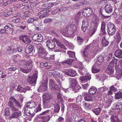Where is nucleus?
Wrapping results in <instances>:
<instances>
[{"instance_id":"nucleus-1","label":"nucleus","mask_w":122,"mask_h":122,"mask_svg":"<svg viewBox=\"0 0 122 122\" xmlns=\"http://www.w3.org/2000/svg\"><path fill=\"white\" fill-rule=\"evenodd\" d=\"M76 27L72 24L67 26L65 28L60 30V32L64 36L68 37H71L73 33L75 32Z\"/></svg>"},{"instance_id":"nucleus-2","label":"nucleus","mask_w":122,"mask_h":122,"mask_svg":"<svg viewBox=\"0 0 122 122\" xmlns=\"http://www.w3.org/2000/svg\"><path fill=\"white\" fill-rule=\"evenodd\" d=\"M92 25L94 27L93 28H91L89 32V35L91 36L95 33L96 30V28L98 26L100 22L98 16L94 14L92 15Z\"/></svg>"},{"instance_id":"nucleus-3","label":"nucleus","mask_w":122,"mask_h":122,"mask_svg":"<svg viewBox=\"0 0 122 122\" xmlns=\"http://www.w3.org/2000/svg\"><path fill=\"white\" fill-rule=\"evenodd\" d=\"M43 102L44 108H49L51 106V96L48 93L44 94L43 95Z\"/></svg>"},{"instance_id":"nucleus-4","label":"nucleus","mask_w":122,"mask_h":122,"mask_svg":"<svg viewBox=\"0 0 122 122\" xmlns=\"http://www.w3.org/2000/svg\"><path fill=\"white\" fill-rule=\"evenodd\" d=\"M32 63V61H26L25 64L23 66H22L21 64L19 65V67L22 72L26 73H28L31 70Z\"/></svg>"},{"instance_id":"nucleus-5","label":"nucleus","mask_w":122,"mask_h":122,"mask_svg":"<svg viewBox=\"0 0 122 122\" xmlns=\"http://www.w3.org/2000/svg\"><path fill=\"white\" fill-rule=\"evenodd\" d=\"M117 63V61L115 59H113L109 63L107 69L106 70V73L110 75L112 74L114 72V67Z\"/></svg>"},{"instance_id":"nucleus-6","label":"nucleus","mask_w":122,"mask_h":122,"mask_svg":"<svg viewBox=\"0 0 122 122\" xmlns=\"http://www.w3.org/2000/svg\"><path fill=\"white\" fill-rule=\"evenodd\" d=\"M70 84L71 85V87L72 88L73 90L77 91L80 89L81 87L75 79L70 78L69 79Z\"/></svg>"},{"instance_id":"nucleus-7","label":"nucleus","mask_w":122,"mask_h":122,"mask_svg":"<svg viewBox=\"0 0 122 122\" xmlns=\"http://www.w3.org/2000/svg\"><path fill=\"white\" fill-rule=\"evenodd\" d=\"M38 0H32L31 1H28L24 3V7L23 8V9L24 10H27L29 8H30L38 4V2L35 3L36 1Z\"/></svg>"},{"instance_id":"nucleus-8","label":"nucleus","mask_w":122,"mask_h":122,"mask_svg":"<svg viewBox=\"0 0 122 122\" xmlns=\"http://www.w3.org/2000/svg\"><path fill=\"white\" fill-rule=\"evenodd\" d=\"M10 112L11 114L10 116V118L14 119H18L21 116L22 113L20 111L16 108L10 111Z\"/></svg>"},{"instance_id":"nucleus-9","label":"nucleus","mask_w":122,"mask_h":122,"mask_svg":"<svg viewBox=\"0 0 122 122\" xmlns=\"http://www.w3.org/2000/svg\"><path fill=\"white\" fill-rule=\"evenodd\" d=\"M47 79L44 77L42 81V85L38 89V91L40 92L41 91L43 92L46 90L47 89Z\"/></svg>"},{"instance_id":"nucleus-10","label":"nucleus","mask_w":122,"mask_h":122,"mask_svg":"<svg viewBox=\"0 0 122 122\" xmlns=\"http://www.w3.org/2000/svg\"><path fill=\"white\" fill-rule=\"evenodd\" d=\"M37 77V73L36 72L35 73L33 74L32 76H28L27 78L28 82L30 84H34L36 83V80Z\"/></svg>"},{"instance_id":"nucleus-11","label":"nucleus","mask_w":122,"mask_h":122,"mask_svg":"<svg viewBox=\"0 0 122 122\" xmlns=\"http://www.w3.org/2000/svg\"><path fill=\"white\" fill-rule=\"evenodd\" d=\"M89 49L88 47H86L83 54V55L85 57V58L86 61H87L88 62L90 60V59L93 56H91V53L89 52L88 51Z\"/></svg>"},{"instance_id":"nucleus-12","label":"nucleus","mask_w":122,"mask_h":122,"mask_svg":"<svg viewBox=\"0 0 122 122\" xmlns=\"http://www.w3.org/2000/svg\"><path fill=\"white\" fill-rule=\"evenodd\" d=\"M54 39H56L54 38L52 40H48L46 42V46L47 47L49 48L52 49H53L55 46V42L56 41Z\"/></svg>"},{"instance_id":"nucleus-13","label":"nucleus","mask_w":122,"mask_h":122,"mask_svg":"<svg viewBox=\"0 0 122 122\" xmlns=\"http://www.w3.org/2000/svg\"><path fill=\"white\" fill-rule=\"evenodd\" d=\"M76 67L80 69V70L79 71L81 74L82 75L86 73V69L84 67L81 62H79L78 63V64L77 65Z\"/></svg>"},{"instance_id":"nucleus-14","label":"nucleus","mask_w":122,"mask_h":122,"mask_svg":"<svg viewBox=\"0 0 122 122\" xmlns=\"http://www.w3.org/2000/svg\"><path fill=\"white\" fill-rule=\"evenodd\" d=\"M32 39L35 41L41 42L43 40V38L41 34H36L33 36Z\"/></svg>"},{"instance_id":"nucleus-15","label":"nucleus","mask_w":122,"mask_h":122,"mask_svg":"<svg viewBox=\"0 0 122 122\" xmlns=\"http://www.w3.org/2000/svg\"><path fill=\"white\" fill-rule=\"evenodd\" d=\"M92 10L91 9L86 7L83 10L82 12V14L86 16H90L92 14Z\"/></svg>"},{"instance_id":"nucleus-16","label":"nucleus","mask_w":122,"mask_h":122,"mask_svg":"<svg viewBox=\"0 0 122 122\" xmlns=\"http://www.w3.org/2000/svg\"><path fill=\"white\" fill-rule=\"evenodd\" d=\"M110 120L111 122H121L122 119L118 118L117 115L114 113L111 114Z\"/></svg>"},{"instance_id":"nucleus-17","label":"nucleus","mask_w":122,"mask_h":122,"mask_svg":"<svg viewBox=\"0 0 122 122\" xmlns=\"http://www.w3.org/2000/svg\"><path fill=\"white\" fill-rule=\"evenodd\" d=\"M47 55V52L42 47L39 48L38 51V56L41 58H43L46 56Z\"/></svg>"},{"instance_id":"nucleus-18","label":"nucleus","mask_w":122,"mask_h":122,"mask_svg":"<svg viewBox=\"0 0 122 122\" xmlns=\"http://www.w3.org/2000/svg\"><path fill=\"white\" fill-rule=\"evenodd\" d=\"M64 71L66 74L71 76H75L76 74V71L71 69H66Z\"/></svg>"},{"instance_id":"nucleus-19","label":"nucleus","mask_w":122,"mask_h":122,"mask_svg":"<svg viewBox=\"0 0 122 122\" xmlns=\"http://www.w3.org/2000/svg\"><path fill=\"white\" fill-rule=\"evenodd\" d=\"M112 108L113 110L120 111L122 109V103L118 102L115 103L113 105Z\"/></svg>"},{"instance_id":"nucleus-20","label":"nucleus","mask_w":122,"mask_h":122,"mask_svg":"<svg viewBox=\"0 0 122 122\" xmlns=\"http://www.w3.org/2000/svg\"><path fill=\"white\" fill-rule=\"evenodd\" d=\"M52 115H48L46 116L41 117L39 118V122H47L52 117Z\"/></svg>"},{"instance_id":"nucleus-21","label":"nucleus","mask_w":122,"mask_h":122,"mask_svg":"<svg viewBox=\"0 0 122 122\" xmlns=\"http://www.w3.org/2000/svg\"><path fill=\"white\" fill-rule=\"evenodd\" d=\"M91 75L89 73H87L85 76H81L80 78L81 81L83 82H86L91 79Z\"/></svg>"},{"instance_id":"nucleus-22","label":"nucleus","mask_w":122,"mask_h":122,"mask_svg":"<svg viewBox=\"0 0 122 122\" xmlns=\"http://www.w3.org/2000/svg\"><path fill=\"white\" fill-rule=\"evenodd\" d=\"M41 99V98L40 97H39L38 99L36 100V102H37V104H36V106H37V107L36 109L35 110V111L36 112L40 111L41 110V104H40Z\"/></svg>"},{"instance_id":"nucleus-23","label":"nucleus","mask_w":122,"mask_h":122,"mask_svg":"<svg viewBox=\"0 0 122 122\" xmlns=\"http://www.w3.org/2000/svg\"><path fill=\"white\" fill-rule=\"evenodd\" d=\"M112 8L110 3H107L105 7V10L106 12L108 13H111L112 11Z\"/></svg>"},{"instance_id":"nucleus-24","label":"nucleus","mask_w":122,"mask_h":122,"mask_svg":"<svg viewBox=\"0 0 122 122\" xmlns=\"http://www.w3.org/2000/svg\"><path fill=\"white\" fill-rule=\"evenodd\" d=\"M83 95L84 96V99L86 101H90L92 100V97L90 94L85 92H84L83 93Z\"/></svg>"},{"instance_id":"nucleus-25","label":"nucleus","mask_w":122,"mask_h":122,"mask_svg":"<svg viewBox=\"0 0 122 122\" xmlns=\"http://www.w3.org/2000/svg\"><path fill=\"white\" fill-rule=\"evenodd\" d=\"M97 88L96 87L92 86L89 88L88 92L91 95H93L96 93L97 91Z\"/></svg>"},{"instance_id":"nucleus-26","label":"nucleus","mask_w":122,"mask_h":122,"mask_svg":"<svg viewBox=\"0 0 122 122\" xmlns=\"http://www.w3.org/2000/svg\"><path fill=\"white\" fill-rule=\"evenodd\" d=\"M113 97L111 96L109 97L108 100L106 102L105 105L106 108H107V107L110 106V105L111 104L112 101H113Z\"/></svg>"},{"instance_id":"nucleus-27","label":"nucleus","mask_w":122,"mask_h":122,"mask_svg":"<svg viewBox=\"0 0 122 122\" xmlns=\"http://www.w3.org/2000/svg\"><path fill=\"white\" fill-rule=\"evenodd\" d=\"M36 101L35 102L31 101L27 103L26 107L30 109L34 108L36 106Z\"/></svg>"},{"instance_id":"nucleus-28","label":"nucleus","mask_w":122,"mask_h":122,"mask_svg":"<svg viewBox=\"0 0 122 122\" xmlns=\"http://www.w3.org/2000/svg\"><path fill=\"white\" fill-rule=\"evenodd\" d=\"M115 56L119 58H122V51L120 49L116 50L114 53Z\"/></svg>"},{"instance_id":"nucleus-29","label":"nucleus","mask_w":122,"mask_h":122,"mask_svg":"<svg viewBox=\"0 0 122 122\" xmlns=\"http://www.w3.org/2000/svg\"><path fill=\"white\" fill-rule=\"evenodd\" d=\"M33 49V47L31 45H27L25 48V51L27 54H29L31 52Z\"/></svg>"},{"instance_id":"nucleus-30","label":"nucleus","mask_w":122,"mask_h":122,"mask_svg":"<svg viewBox=\"0 0 122 122\" xmlns=\"http://www.w3.org/2000/svg\"><path fill=\"white\" fill-rule=\"evenodd\" d=\"M114 39L116 41L117 43H118L121 41V37L119 32H118L116 33L114 36Z\"/></svg>"},{"instance_id":"nucleus-31","label":"nucleus","mask_w":122,"mask_h":122,"mask_svg":"<svg viewBox=\"0 0 122 122\" xmlns=\"http://www.w3.org/2000/svg\"><path fill=\"white\" fill-rule=\"evenodd\" d=\"M97 61L95 63L96 64L99 65L101 64V63L102 62L104 61V58L102 55H100L97 57Z\"/></svg>"},{"instance_id":"nucleus-32","label":"nucleus","mask_w":122,"mask_h":122,"mask_svg":"<svg viewBox=\"0 0 122 122\" xmlns=\"http://www.w3.org/2000/svg\"><path fill=\"white\" fill-rule=\"evenodd\" d=\"M46 11L45 10H41L37 14V16L40 18H42L46 16Z\"/></svg>"},{"instance_id":"nucleus-33","label":"nucleus","mask_w":122,"mask_h":122,"mask_svg":"<svg viewBox=\"0 0 122 122\" xmlns=\"http://www.w3.org/2000/svg\"><path fill=\"white\" fill-rule=\"evenodd\" d=\"M116 76L118 78H121L122 77V71L120 68H116Z\"/></svg>"},{"instance_id":"nucleus-34","label":"nucleus","mask_w":122,"mask_h":122,"mask_svg":"<svg viewBox=\"0 0 122 122\" xmlns=\"http://www.w3.org/2000/svg\"><path fill=\"white\" fill-rule=\"evenodd\" d=\"M96 65L95 64L94 65L92 68V73H94L98 72L100 70V69H99L98 67L96 66Z\"/></svg>"},{"instance_id":"nucleus-35","label":"nucleus","mask_w":122,"mask_h":122,"mask_svg":"<svg viewBox=\"0 0 122 122\" xmlns=\"http://www.w3.org/2000/svg\"><path fill=\"white\" fill-rule=\"evenodd\" d=\"M56 41V43L57 45L59 46L60 47L63 49H66V48L63 44H62L57 40H54Z\"/></svg>"},{"instance_id":"nucleus-36","label":"nucleus","mask_w":122,"mask_h":122,"mask_svg":"<svg viewBox=\"0 0 122 122\" xmlns=\"http://www.w3.org/2000/svg\"><path fill=\"white\" fill-rule=\"evenodd\" d=\"M96 77L98 79L101 81H103L106 78V76L104 75L97 74L96 76Z\"/></svg>"},{"instance_id":"nucleus-37","label":"nucleus","mask_w":122,"mask_h":122,"mask_svg":"<svg viewBox=\"0 0 122 122\" xmlns=\"http://www.w3.org/2000/svg\"><path fill=\"white\" fill-rule=\"evenodd\" d=\"M64 44L71 49H72L73 48V46L69 42L66 40H64Z\"/></svg>"},{"instance_id":"nucleus-38","label":"nucleus","mask_w":122,"mask_h":122,"mask_svg":"<svg viewBox=\"0 0 122 122\" xmlns=\"http://www.w3.org/2000/svg\"><path fill=\"white\" fill-rule=\"evenodd\" d=\"M105 23L104 22H102V23L101 33L103 35H104L105 34Z\"/></svg>"},{"instance_id":"nucleus-39","label":"nucleus","mask_w":122,"mask_h":122,"mask_svg":"<svg viewBox=\"0 0 122 122\" xmlns=\"http://www.w3.org/2000/svg\"><path fill=\"white\" fill-rule=\"evenodd\" d=\"M8 106L10 110V112L14 109H15L16 108L14 106L13 103L12 102L9 101Z\"/></svg>"},{"instance_id":"nucleus-40","label":"nucleus","mask_w":122,"mask_h":122,"mask_svg":"<svg viewBox=\"0 0 122 122\" xmlns=\"http://www.w3.org/2000/svg\"><path fill=\"white\" fill-rule=\"evenodd\" d=\"M122 93L121 92H118L115 93V98L116 99H119L122 98Z\"/></svg>"},{"instance_id":"nucleus-41","label":"nucleus","mask_w":122,"mask_h":122,"mask_svg":"<svg viewBox=\"0 0 122 122\" xmlns=\"http://www.w3.org/2000/svg\"><path fill=\"white\" fill-rule=\"evenodd\" d=\"M116 31V27H114L109 30H107L108 33L110 35L114 34Z\"/></svg>"},{"instance_id":"nucleus-42","label":"nucleus","mask_w":122,"mask_h":122,"mask_svg":"<svg viewBox=\"0 0 122 122\" xmlns=\"http://www.w3.org/2000/svg\"><path fill=\"white\" fill-rule=\"evenodd\" d=\"M102 111V109L100 108H96L93 110V112L97 115H98Z\"/></svg>"},{"instance_id":"nucleus-43","label":"nucleus","mask_w":122,"mask_h":122,"mask_svg":"<svg viewBox=\"0 0 122 122\" xmlns=\"http://www.w3.org/2000/svg\"><path fill=\"white\" fill-rule=\"evenodd\" d=\"M31 41L29 37L26 36H25L24 37L23 42L25 44H28L30 43Z\"/></svg>"},{"instance_id":"nucleus-44","label":"nucleus","mask_w":122,"mask_h":122,"mask_svg":"<svg viewBox=\"0 0 122 122\" xmlns=\"http://www.w3.org/2000/svg\"><path fill=\"white\" fill-rule=\"evenodd\" d=\"M108 42L105 39V37H104L102 42V44L103 46H107L108 44Z\"/></svg>"},{"instance_id":"nucleus-45","label":"nucleus","mask_w":122,"mask_h":122,"mask_svg":"<svg viewBox=\"0 0 122 122\" xmlns=\"http://www.w3.org/2000/svg\"><path fill=\"white\" fill-rule=\"evenodd\" d=\"M73 59L71 58H70L67 61H63L62 62V63L63 64L65 63L69 65H71L72 63V62H73Z\"/></svg>"},{"instance_id":"nucleus-46","label":"nucleus","mask_w":122,"mask_h":122,"mask_svg":"<svg viewBox=\"0 0 122 122\" xmlns=\"http://www.w3.org/2000/svg\"><path fill=\"white\" fill-rule=\"evenodd\" d=\"M17 90L18 91L23 92H25L26 91L25 88H23L20 86H18Z\"/></svg>"},{"instance_id":"nucleus-47","label":"nucleus","mask_w":122,"mask_h":122,"mask_svg":"<svg viewBox=\"0 0 122 122\" xmlns=\"http://www.w3.org/2000/svg\"><path fill=\"white\" fill-rule=\"evenodd\" d=\"M57 100L59 102H61L62 101V98L61 93H59L57 94Z\"/></svg>"},{"instance_id":"nucleus-48","label":"nucleus","mask_w":122,"mask_h":122,"mask_svg":"<svg viewBox=\"0 0 122 122\" xmlns=\"http://www.w3.org/2000/svg\"><path fill=\"white\" fill-rule=\"evenodd\" d=\"M107 26L108 30H109L115 27L114 25L112 23L110 22H109L107 24Z\"/></svg>"},{"instance_id":"nucleus-49","label":"nucleus","mask_w":122,"mask_h":122,"mask_svg":"<svg viewBox=\"0 0 122 122\" xmlns=\"http://www.w3.org/2000/svg\"><path fill=\"white\" fill-rule=\"evenodd\" d=\"M67 53L70 57L73 58L75 57V53L74 52L71 51H68Z\"/></svg>"},{"instance_id":"nucleus-50","label":"nucleus","mask_w":122,"mask_h":122,"mask_svg":"<svg viewBox=\"0 0 122 122\" xmlns=\"http://www.w3.org/2000/svg\"><path fill=\"white\" fill-rule=\"evenodd\" d=\"M67 9V8L65 7L63 8H61L60 9H56L53 12V13H56L57 12L60 11H63L66 10Z\"/></svg>"},{"instance_id":"nucleus-51","label":"nucleus","mask_w":122,"mask_h":122,"mask_svg":"<svg viewBox=\"0 0 122 122\" xmlns=\"http://www.w3.org/2000/svg\"><path fill=\"white\" fill-rule=\"evenodd\" d=\"M11 47L10 46H9L6 49V53L7 54H10L12 53L14 51V50H12Z\"/></svg>"},{"instance_id":"nucleus-52","label":"nucleus","mask_w":122,"mask_h":122,"mask_svg":"<svg viewBox=\"0 0 122 122\" xmlns=\"http://www.w3.org/2000/svg\"><path fill=\"white\" fill-rule=\"evenodd\" d=\"M58 4V3L57 2L49 3L48 4V6H47V8L48 9L54 6L57 5Z\"/></svg>"},{"instance_id":"nucleus-53","label":"nucleus","mask_w":122,"mask_h":122,"mask_svg":"<svg viewBox=\"0 0 122 122\" xmlns=\"http://www.w3.org/2000/svg\"><path fill=\"white\" fill-rule=\"evenodd\" d=\"M30 108H29L27 107H26L24 110V112L25 114L27 116H29L30 115Z\"/></svg>"},{"instance_id":"nucleus-54","label":"nucleus","mask_w":122,"mask_h":122,"mask_svg":"<svg viewBox=\"0 0 122 122\" xmlns=\"http://www.w3.org/2000/svg\"><path fill=\"white\" fill-rule=\"evenodd\" d=\"M54 84V81L52 79H50L49 80V86L51 87V90H53V86Z\"/></svg>"},{"instance_id":"nucleus-55","label":"nucleus","mask_w":122,"mask_h":122,"mask_svg":"<svg viewBox=\"0 0 122 122\" xmlns=\"http://www.w3.org/2000/svg\"><path fill=\"white\" fill-rule=\"evenodd\" d=\"M82 24L88 25L89 24L88 19L85 18L83 21Z\"/></svg>"},{"instance_id":"nucleus-56","label":"nucleus","mask_w":122,"mask_h":122,"mask_svg":"<svg viewBox=\"0 0 122 122\" xmlns=\"http://www.w3.org/2000/svg\"><path fill=\"white\" fill-rule=\"evenodd\" d=\"M83 106L86 109H90V104H87L86 103L83 102Z\"/></svg>"},{"instance_id":"nucleus-57","label":"nucleus","mask_w":122,"mask_h":122,"mask_svg":"<svg viewBox=\"0 0 122 122\" xmlns=\"http://www.w3.org/2000/svg\"><path fill=\"white\" fill-rule=\"evenodd\" d=\"M78 44L80 45L82 44L83 42V40L80 37H78L77 39Z\"/></svg>"},{"instance_id":"nucleus-58","label":"nucleus","mask_w":122,"mask_h":122,"mask_svg":"<svg viewBox=\"0 0 122 122\" xmlns=\"http://www.w3.org/2000/svg\"><path fill=\"white\" fill-rule=\"evenodd\" d=\"M53 76L55 77L58 78L60 76V74L57 71H54Z\"/></svg>"},{"instance_id":"nucleus-59","label":"nucleus","mask_w":122,"mask_h":122,"mask_svg":"<svg viewBox=\"0 0 122 122\" xmlns=\"http://www.w3.org/2000/svg\"><path fill=\"white\" fill-rule=\"evenodd\" d=\"M88 25L82 24L81 27V30L83 32H85L87 29Z\"/></svg>"},{"instance_id":"nucleus-60","label":"nucleus","mask_w":122,"mask_h":122,"mask_svg":"<svg viewBox=\"0 0 122 122\" xmlns=\"http://www.w3.org/2000/svg\"><path fill=\"white\" fill-rule=\"evenodd\" d=\"M60 109L59 106L58 105V104L56 105L55 106L54 110V112H58L59 111Z\"/></svg>"},{"instance_id":"nucleus-61","label":"nucleus","mask_w":122,"mask_h":122,"mask_svg":"<svg viewBox=\"0 0 122 122\" xmlns=\"http://www.w3.org/2000/svg\"><path fill=\"white\" fill-rule=\"evenodd\" d=\"M51 112L50 110H47L43 112L42 113V115H47L49 114V115H50V114H51Z\"/></svg>"},{"instance_id":"nucleus-62","label":"nucleus","mask_w":122,"mask_h":122,"mask_svg":"<svg viewBox=\"0 0 122 122\" xmlns=\"http://www.w3.org/2000/svg\"><path fill=\"white\" fill-rule=\"evenodd\" d=\"M90 85V83L88 82L86 84L82 85V87L83 89H86L88 88L89 86Z\"/></svg>"},{"instance_id":"nucleus-63","label":"nucleus","mask_w":122,"mask_h":122,"mask_svg":"<svg viewBox=\"0 0 122 122\" xmlns=\"http://www.w3.org/2000/svg\"><path fill=\"white\" fill-rule=\"evenodd\" d=\"M52 21V20L51 18H48L46 19L44 21V22L45 23H47L51 22Z\"/></svg>"},{"instance_id":"nucleus-64","label":"nucleus","mask_w":122,"mask_h":122,"mask_svg":"<svg viewBox=\"0 0 122 122\" xmlns=\"http://www.w3.org/2000/svg\"><path fill=\"white\" fill-rule=\"evenodd\" d=\"M119 68H122V59H120L118 61Z\"/></svg>"}]
</instances>
